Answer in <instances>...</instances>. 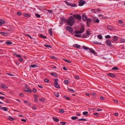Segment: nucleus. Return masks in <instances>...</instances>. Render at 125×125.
I'll use <instances>...</instances> for the list:
<instances>
[{"mask_svg": "<svg viewBox=\"0 0 125 125\" xmlns=\"http://www.w3.org/2000/svg\"><path fill=\"white\" fill-rule=\"evenodd\" d=\"M74 18L77 19L78 20H80L81 19V16L79 14H74L73 16H70L69 18V20L71 21L70 22L68 21L69 25V26H72L73 25V24L75 23V20Z\"/></svg>", "mask_w": 125, "mask_h": 125, "instance_id": "f257e3e1", "label": "nucleus"}, {"mask_svg": "<svg viewBox=\"0 0 125 125\" xmlns=\"http://www.w3.org/2000/svg\"><path fill=\"white\" fill-rule=\"evenodd\" d=\"M66 30L69 31L70 32L72 33V34L74 32L73 31V29L72 28V27L69 26H67L66 27Z\"/></svg>", "mask_w": 125, "mask_h": 125, "instance_id": "f03ea898", "label": "nucleus"}, {"mask_svg": "<svg viewBox=\"0 0 125 125\" xmlns=\"http://www.w3.org/2000/svg\"><path fill=\"white\" fill-rule=\"evenodd\" d=\"M64 2L66 4L69 6H70L71 7H76L77 5L75 4H71L70 3L66 1H65Z\"/></svg>", "mask_w": 125, "mask_h": 125, "instance_id": "7ed1b4c3", "label": "nucleus"}, {"mask_svg": "<svg viewBox=\"0 0 125 125\" xmlns=\"http://www.w3.org/2000/svg\"><path fill=\"white\" fill-rule=\"evenodd\" d=\"M86 21H87L86 22L87 26L89 27L90 23L92 21V19L90 18H88Z\"/></svg>", "mask_w": 125, "mask_h": 125, "instance_id": "20e7f679", "label": "nucleus"}, {"mask_svg": "<svg viewBox=\"0 0 125 125\" xmlns=\"http://www.w3.org/2000/svg\"><path fill=\"white\" fill-rule=\"evenodd\" d=\"M105 43L107 45L111 47L112 46V45L110 41L108 40H107V41L105 42Z\"/></svg>", "mask_w": 125, "mask_h": 125, "instance_id": "39448f33", "label": "nucleus"}, {"mask_svg": "<svg viewBox=\"0 0 125 125\" xmlns=\"http://www.w3.org/2000/svg\"><path fill=\"white\" fill-rule=\"evenodd\" d=\"M79 5L80 6H83L85 3H86V2L85 1H83V0H81L79 1Z\"/></svg>", "mask_w": 125, "mask_h": 125, "instance_id": "423d86ee", "label": "nucleus"}, {"mask_svg": "<svg viewBox=\"0 0 125 125\" xmlns=\"http://www.w3.org/2000/svg\"><path fill=\"white\" fill-rule=\"evenodd\" d=\"M118 37L116 36H114L113 38L111 40V41L113 43H114L115 41H117Z\"/></svg>", "mask_w": 125, "mask_h": 125, "instance_id": "0eeeda50", "label": "nucleus"}, {"mask_svg": "<svg viewBox=\"0 0 125 125\" xmlns=\"http://www.w3.org/2000/svg\"><path fill=\"white\" fill-rule=\"evenodd\" d=\"M82 19L84 21H86L88 19L87 18V16L85 14H83L82 16Z\"/></svg>", "mask_w": 125, "mask_h": 125, "instance_id": "6e6552de", "label": "nucleus"}, {"mask_svg": "<svg viewBox=\"0 0 125 125\" xmlns=\"http://www.w3.org/2000/svg\"><path fill=\"white\" fill-rule=\"evenodd\" d=\"M69 20V18L68 19V20H67V19H62V21L64 22H66L67 24L68 25H69V24L68 23V21H69L70 22H71L70 21H70Z\"/></svg>", "mask_w": 125, "mask_h": 125, "instance_id": "1a4fd4ad", "label": "nucleus"}, {"mask_svg": "<svg viewBox=\"0 0 125 125\" xmlns=\"http://www.w3.org/2000/svg\"><path fill=\"white\" fill-rule=\"evenodd\" d=\"M114 26L110 25H108L107 27V29L109 30H112L114 29Z\"/></svg>", "mask_w": 125, "mask_h": 125, "instance_id": "9d476101", "label": "nucleus"}, {"mask_svg": "<svg viewBox=\"0 0 125 125\" xmlns=\"http://www.w3.org/2000/svg\"><path fill=\"white\" fill-rule=\"evenodd\" d=\"M107 75L109 76L112 77H115V75L114 74L112 73H107Z\"/></svg>", "mask_w": 125, "mask_h": 125, "instance_id": "9b49d317", "label": "nucleus"}, {"mask_svg": "<svg viewBox=\"0 0 125 125\" xmlns=\"http://www.w3.org/2000/svg\"><path fill=\"white\" fill-rule=\"evenodd\" d=\"M89 50L90 52L92 53H93L94 54L96 53L95 52V51L92 48H90Z\"/></svg>", "mask_w": 125, "mask_h": 125, "instance_id": "f8f14e48", "label": "nucleus"}, {"mask_svg": "<svg viewBox=\"0 0 125 125\" xmlns=\"http://www.w3.org/2000/svg\"><path fill=\"white\" fill-rule=\"evenodd\" d=\"M0 33L3 36H6L8 35L9 33L7 32H1Z\"/></svg>", "mask_w": 125, "mask_h": 125, "instance_id": "ddd939ff", "label": "nucleus"}, {"mask_svg": "<svg viewBox=\"0 0 125 125\" xmlns=\"http://www.w3.org/2000/svg\"><path fill=\"white\" fill-rule=\"evenodd\" d=\"M51 74L52 75L56 77H58V75L56 73H51Z\"/></svg>", "mask_w": 125, "mask_h": 125, "instance_id": "4468645a", "label": "nucleus"}, {"mask_svg": "<svg viewBox=\"0 0 125 125\" xmlns=\"http://www.w3.org/2000/svg\"><path fill=\"white\" fill-rule=\"evenodd\" d=\"M1 87L2 88L4 89H6L7 88H8V87L6 86L4 84H1Z\"/></svg>", "mask_w": 125, "mask_h": 125, "instance_id": "2eb2a0df", "label": "nucleus"}, {"mask_svg": "<svg viewBox=\"0 0 125 125\" xmlns=\"http://www.w3.org/2000/svg\"><path fill=\"white\" fill-rule=\"evenodd\" d=\"M74 47L76 48H79L81 46L77 44H75L73 45Z\"/></svg>", "mask_w": 125, "mask_h": 125, "instance_id": "dca6fc26", "label": "nucleus"}, {"mask_svg": "<svg viewBox=\"0 0 125 125\" xmlns=\"http://www.w3.org/2000/svg\"><path fill=\"white\" fill-rule=\"evenodd\" d=\"M8 119L10 121H12L14 119H15V118L11 116H10L8 118Z\"/></svg>", "mask_w": 125, "mask_h": 125, "instance_id": "f3484780", "label": "nucleus"}, {"mask_svg": "<svg viewBox=\"0 0 125 125\" xmlns=\"http://www.w3.org/2000/svg\"><path fill=\"white\" fill-rule=\"evenodd\" d=\"M52 119L56 122H58L59 121V120L58 119L55 117H52Z\"/></svg>", "mask_w": 125, "mask_h": 125, "instance_id": "a211bd4d", "label": "nucleus"}, {"mask_svg": "<svg viewBox=\"0 0 125 125\" xmlns=\"http://www.w3.org/2000/svg\"><path fill=\"white\" fill-rule=\"evenodd\" d=\"M23 15L26 17H29L31 16V15L27 13H25Z\"/></svg>", "mask_w": 125, "mask_h": 125, "instance_id": "6ab92c4d", "label": "nucleus"}, {"mask_svg": "<svg viewBox=\"0 0 125 125\" xmlns=\"http://www.w3.org/2000/svg\"><path fill=\"white\" fill-rule=\"evenodd\" d=\"M38 67V66L36 64H31L30 65V67L32 68H34L35 67Z\"/></svg>", "mask_w": 125, "mask_h": 125, "instance_id": "aec40b11", "label": "nucleus"}, {"mask_svg": "<svg viewBox=\"0 0 125 125\" xmlns=\"http://www.w3.org/2000/svg\"><path fill=\"white\" fill-rule=\"evenodd\" d=\"M24 91L25 92L28 93L29 92L31 93L32 92V90L31 89H29V90H24Z\"/></svg>", "mask_w": 125, "mask_h": 125, "instance_id": "412c9836", "label": "nucleus"}, {"mask_svg": "<svg viewBox=\"0 0 125 125\" xmlns=\"http://www.w3.org/2000/svg\"><path fill=\"white\" fill-rule=\"evenodd\" d=\"M63 61H64L66 62H67L69 63H71V61H69L67 59H65L64 58H63Z\"/></svg>", "mask_w": 125, "mask_h": 125, "instance_id": "4be33fe9", "label": "nucleus"}, {"mask_svg": "<svg viewBox=\"0 0 125 125\" xmlns=\"http://www.w3.org/2000/svg\"><path fill=\"white\" fill-rule=\"evenodd\" d=\"M6 43L8 45L11 44L12 43V42L10 41H7L6 42Z\"/></svg>", "mask_w": 125, "mask_h": 125, "instance_id": "5701e85b", "label": "nucleus"}, {"mask_svg": "<svg viewBox=\"0 0 125 125\" xmlns=\"http://www.w3.org/2000/svg\"><path fill=\"white\" fill-rule=\"evenodd\" d=\"M81 32H80V31H75V32H73V34H74V33H75L76 34L77 33L78 34H80V33H81Z\"/></svg>", "mask_w": 125, "mask_h": 125, "instance_id": "b1692460", "label": "nucleus"}, {"mask_svg": "<svg viewBox=\"0 0 125 125\" xmlns=\"http://www.w3.org/2000/svg\"><path fill=\"white\" fill-rule=\"evenodd\" d=\"M84 28L83 27H82L80 29V32H81V33H82L84 31Z\"/></svg>", "mask_w": 125, "mask_h": 125, "instance_id": "393cba45", "label": "nucleus"}, {"mask_svg": "<svg viewBox=\"0 0 125 125\" xmlns=\"http://www.w3.org/2000/svg\"><path fill=\"white\" fill-rule=\"evenodd\" d=\"M112 70H118L119 69V68L117 67H113L112 69Z\"/></svg>", "mask_w": 125, "mask_h": 125, "instance_id": "a878e982", "label": "nucleus"}, {"mask_svg": "<svg viewBox=\"0 0 125 125\" xmlns=\"http://www.w3.org/2000/svg\"><path fill=\"white\" fill-rule=\"evenodd\" d=\"M49 32L50 35H52V31L51 29H50L48 31Z\"/></svg>", "mask_w": 125, "mask_h": 125, "instance_id": "bb28decb", "label": "nucleus"}, {"mask_svg": "<svg viewBox=\"0 0 125 125\" xmlns=\"http://www.w3.org/2000/svg\"><path fill=\"white\" fill-rule=\"evenodd\" d=\"M78 118V117L77 116H72L71 117L72 119L73 120H76Z\"/></svg>", "mask_w": 125, "mask_h": 125, "instance_id": "cd10ccee", "label": "nucleus"}, {"mask_svg": "<svg viewBox=\"0 0 125 125\" xmlns=\"http://www.w3.org/2000/svg\"><path fill=\"white\" fill-rule=\"evenodd\" d=\"M68 89L69 91H70L73 92H75V91L73 89H70L68 87Z\"/></svg>", "mask_w": 125, "mask_h": 125, "instance_id": "c85d7f7f", "label": "nucleus"}, {"mask_svg": "<svg viewBox=\"0 0 125 125\" xmlns=\"http://www.w3.org/2000/svg\"><path fill=\"white\" fill-rule=\"evenodd\" d=\"M86 32L87 33L86 35H87V36L89 35H90L91 34V33H90V31H89L88 30H87V31H86Z\"/></svg>", "mask_w": 125, "mask_h": 125, "instance_id": "c756f323", "label": "nucleus"}, {"mask_svg": "<svg viewBox=\"0 0 125 125\" xmlns=\"http://www.w3.org/2000/svg\"><path fill=\"white\" fill-rule=\"evenodd\" d=\"M40 37L42 38L46 39V36L43 35L41 34L40 35Z\"/></svg>", "mask_w": 125, "mask_h": 125, "instance_id": "7c9ffc66", "label": "nucleus"}, {"mask_svg": "<svg viewBox=\"0 0 125 125\" xmlns=\"http://www.w3.org/2000/svg\"><path fill=\"white\" fill-rule=\"evenodd\" d=\"M82 38H86L87 37V36L85 34H83L81 36Z\"/></svg>", "mask_w": 125, "mask_h": 125, "instance_id": "2f4dec72", "label": "nucleus"}, {"mask_svg": "<svg viewBox=\"0 0 125 125\" xmlns=\"http://www.w3.org/2000/svg\"><path fill=\"white\" fill-rule=\"evenodd\" d=\"M55 87L57 88H60V86L58 84V83H57L56 84H55Z\"/></svg>", "mask_w": 125, "mask_h": 125, "instance_id": "473e14b6", "label": "nucleus"}, {"mask_svg": "<svg viewBox=\"0 0 125 125\" xmlns=\"http://www.w3.org/2000/svg\"><path fill=\"white\" fill-rule=\"evenodd\" d=\"M64 83L66 85L68 84L69 83V81L68 80H65L64 81Z\"/></svg>", "mask_w": 125, "mask_h": 125, "instance_id": "72a5a7b5", "label": "nucleus"}, {"mask_svg": "<svg viewBox=\"0 0 125 125\" xmlns=\"http://www.w3.org/2000/svg\"><path fill=\"white\" fill-rule=\"evenodd\" d=\"M74 36L77 37H81V34H75L74 35Z\"/></svg>", "mask_w": 125, "mask_h": 125, "instance_id": "f704fd0d", "label": "nucleus"}, {"mask_svg": "<svg viewBox=\"0 0 125 125\" xmlns=\"http://www.w3.org/2000/svg\"><path fill=\"white\" fill-rule=\"evenodd\" d=\"M97 37L100 39H102V35H98L97 36Z\"/></svg>", "mask_w": 125, "mask_h": 125, "instance_id": "c9c22d12", "label": "nucleus"}, {"mask_svg": "<svg viewBox=\"0 0 125 125\" xmlns=\"http://www.w3.org/2000/svg\"><path fill=\"white\" fill-rule=\"evenodd\" d=\"M78 121H87L84 118H82L79 119L78 120Z\"/></svg>", "mask_w": 125, "mask_h": 125, "instance_id": "e433bc0d", "label": "nucleus"}, {"mask_svg": "<svg viewBox=\"0 0 125 125\" xmlns=\"http://www.w3.org/2000/svg\"><path fill=\"white\" fill-rule=\"evenodd\" d=\"M54 81H55V82L54 83V84H56L57 83H58L57 82L58 81V79L56 78L55 79Z\"/></svg>", "mask_w": 125, "mask_h": 125, "instance_id": "4c0bfd02", "label": "nucleus"}, {"mask_svg": "<svg viewBox=\"0 0 125 125\" xmlns=\"http://www.w3.org/2000/svg\"><path fill=\"white\" fill-rule=\"evenodd\" d=\"M88 113V112L87 111L84 112L83 113V115H87Z\"/></svg>", "mask_w": 125, "mask_h": 125, "instance_id": "58836bf2", "label": "nucleus"}, {"mask_svg": "<svg viewBox=\"0 0 125 125\" xmlns=\"http://www.w3.org/2000/svg\"><path fill=\"white\" fill-rule=\"evenodd\" d=\"M94 21L95 23H98L99 22V21L98 19H97L96 20H94Z\"/></svg>", "mask_w": 125, "mask_h": 125, "instance_id": "ea45409f", "label": "nucleus"}, {"mask_svg": "<svg viewBox=\"0 0 125 125\" xmlns=\"http://www.w3.org/2000/svg\"><path fill=\"white\" fill-rule=\"evenodd\" d=\"M3 109L5 111H7L8 109L7 107H3Z\"/></svg>", "mask_w": 125, "mask_h": 125, "instance_id": "a19ab883", "label": "nucleus"}, {"mask_svg": "<svg viewBox=\"0 0 125 125\" xmlns=\"http://www.w3.org/2000/svg\"><path fill=\"white\" fill-rule=\"evenodd\" d=\"M44 81L46 83H49L50 81L47 79H45L44 80Z\"/></svg>", "mask_w": 125, "mask_h": 125, "instance_id": "79ce46f5", "label": "nucleus"}, {"mask_svg": "<svg viewBox=\"0 0 125 125\" xmlns=\"http://www.w3.org/2000/svg\"><path fill=\"white\" fill-rule=\"evenodd\" d=\"M83 48L84 49H85V50H88L89 49V47H86L85 46H83Z\"/></svg>", "mask_w": 125, "mask_h": 125, "instance_id": "37998d69", "label": "nucleus"}, {"mask_svg": "<svg viewBox=\"0 0 125 125\" xmlns=\"http://www.w3.org/2000/svg\"><path fill=\"white\" fill-rule=\"evenodd\" d=\"M44 46L47 47L51 48V46L50 45H47L45 44L44 45Z\"/></svg>", "mask_w": 125, "mask_h": 125, "instance_id": "c03bdc74", "label": "nucleus"}, {"mask_svg": "<svg viewBox=\"0 0 125 125\" xmlns=\"http://www.w3.org/2000/svg\"><path fill=\"white\" fill-rule=\"evenodd\" d=\"M54 95L56 97H58L59 96V94L58 93H55L54 94Z\"/></svg>", "mask_w": 125, "mask_h": 125, "instance_id": "a18cd8bd", "label": "nucleus"}, {"mask_svg": "<svg viewBox=\"0 0 125 125\" xmlns=\"http://www.w3.org/2000/svg\"><path fill=\"white\" fill-rule=\"evenodd\" d=\"M5 22V21H4L0 19V24H3V23Z\"/></svg>", "mask_w": 125, "mask_h": 125, "instance_id": "49530a36", "label": "nucleus"}, {"mask_svg": "<svg viewBox=\"0 0 125 125\" xmlns=\"http://www.w3.org/2000/svg\"><path fill=\"white\" fill-rule=\"evenodd\" d=\"M66 123L64 122H60V123L62 125H65Z\"/></svg>", "mask_w": 125, "mask_h": 125, "instance_id": "de8ad7c7", "label": "nucleus"}, {"mask_svg": "<svg viewBox=\"0 0 125 125\" xmlns=\"http://www.w3.org/2000/svg\"><path fill=\"white\" fill-rule=\"evenodd\" d=\"M35 15L38 18H40L41 17L40 15L38 13H36L35 14Z\"/></svg>", "mask_w": 125, "mask_h": 125, "instance_id": "09e8293b", "label": "nucleus"}, {"mask_svg": "<svg viewBox=\"0 0 125 125\" xmlns=\"http://www.w3.org/2000/svg\"><path fill=\"white\" fill-rule=\"evenodd\" d=\"M59 112L61 113H62L64 112V110L63 109H62L60 110Z\"/></svg>", "mask_w": 125, "mask_h": 125, "instance_id": "8fccbe9b", "label": "nucleus"}, {"mask_svg": "<svg viewBox=\"0 0 125 125\" xmlns=\"http://www.w3.org/2000/svg\"><path fill=\"white\" fill-rule=\"evenodd\" d=\"M125 42V40L124 39H121V40L120 42L121 43H124Z\"/></svg>", "mask_w": 125, "mask_h": 125, "instance_id": "3c124183", "label": "nucleus"}, {"mask_svg": "<svg viewBox=\"0 0 125 125\" xmlns=\"http://www.w3.org/2000/svg\"><path fill=\"white\" fill-rule=\"evenodd\" d=\"M22 12H18L17 13V14L18 15H20L22 14Z\"/></svg>", "mask_w": 125, "mask_h": 125, "instance_id": "603ef678", "label": "nucleus"}, {"mask_svg": "<svg viewBox=\"0 0 125 125\" xmlns=\"http://www.w3.org/2000/svg\"><path fill=\"white\" fill-rule=\"evenodd\" d=\"M6 74H7V75H9L10 76H14V75L11 73H6Z\"/></svg>", "mask_w": 125, "mask_h": 125, "instance_id": "864d4df0", "label": "nucleus"}, {"mask_svg": "<svg viewBox=\"0 0 125 125\" xmlns=\"http://www.w3.org/2000/svg\"><path fill=\"white\" fill-rule=\"evenodd\" d=\"M106 39L110 37V36L109 35H106L105 37Z\"/></svg>", "mask_w": 125, "mask_h": 125, "instance_id": "5fc2aeb1", "label": "nucleus"}, {"mask_svg": "<svg viewBox=\"0 0 125 125\" xmlns=\"http://www.w3.org/2000/svg\"><path fill=\"white\" fill-rule=\"evenodd\" d=\"M95 10H95V9H93L91 10L92 11L93 13H95L96 12L95 11Z\"/></svg>", "mask_w": 125, "mask_h": 125, "instance_id": "6e6d98bb", "label": "nucleus"}, {"mask_svg": "<svg viewBox=\"0 0 125 125\" xmlns=\"http://www.w3.org/2000/svg\"><path fill=\"white\" fill-rule=\"evenodd\" d=\"M32 91L34 93H35L37 91V90L35 88H33V89Z\"/></svg>", "mask_w": 125, "mask_h": 125, "instance_id": "4d7b16f0", "label": "nucleus"}, {"mask_svg": "<svg viewBox=\"0 0 125 125\" xmlns=\"http://www.w3.org/2000/svg\"><path fill=\"white\" fill-rule=\"evenodd\" d=\"M113 100L114 101V102L115 103H117L118 102V101L116 100L113 99Z\"/></svg>", "mask_w": 125, "mask_h": 125, "instance_id": "13d9d810", "label": "nucleus"}, {"mask_svg": "<svg viewBox=\"0 0 125 125\" xmlns=\"http://www.w3.org/2000/svg\"><path fill=\"white\" fill-rule=\"evenodd\" d=\"M118 22L119 23H121L123 22V21L122 20H120L118 21Z\"/></svg>", "mask_w": 125, "mask_h": 125, "instance_id": "bf43d9fd", "label": "nucleus"}, {"mask_svg": "<svg viewBox=\"0 0 125 125\" xmlns=\"http://www.w3.org/2000/svg\"><path fill=\"white\" fill-rule=\"evenodd\" d=\"M48 11L49 12L51 13H52L53 12V11L51 10H48Z\"/></svg>", "mask_w": 125, "mask_h": 125, "instance_id": "052dcab7", "label": "nucleus"}, {"mask_svg": "<svg viewBox=\"0 0 125 125\" xmlns=\"http://www.w3.org/2000/svg\"><path fill=\"white\" fill-rule=\"evenodd\" d=\"M102 109H100V108H98L97 109V111H102Z\"/></svg>", "mask_w": 125, "mask_h": 125, "instance_id": "680f3d73", "label": "nucleus"}, {"mask_svg": "<svg viewBox=\"0 0 125 125\" xmlns=\"http://www.w3.org/2000/svg\"><path fill=\"white\" fill-rule=\"evenodd\" d=\"M12 30V28H10V29H7V30L8 31H11Z\"/></svg>", "mask_w": 125, "mask_h": 125, "instance_id": "e2e57ef3", "label": "nucleus"}, {"mask_svg": "<svg viewBox=\"0 0 125 125\" xmlns=\"http://www.w3.org/2000/svg\"><path fill=\"white\" fill-rule=\"evenodd\" d=\"M64 97H66V99L68 100H70V99L68 97H66L65 96H64Z\"/></svg>", "mask_w": 125, "mask_h": 125, "instance_id": "0e129e2a", "label": "nucleus"}, {"mask_svg": "<svg viewBox=\"0 0 125 125\" xmlns=\"http://www.w3.org/2000/svg\"><path fill=\"white\" fill-rule=\"evenodd\" d=\"M32 108L33 109H37V108L35 106H33Z\"/></svg>", "mask_w": 125, "mask_h": 125, "instance_id": "69168bd1", "label": "nucleus"}, {"mask_svg": "<svg viewBox=\"0 0 125 125\" xmlns=\"http://www.w3.org/2000/svg\"><path fill=\"white\" fill-rule=\"evenodd\" d=\"M108 18L107 17H103L102 18V19H107Z\"/></svg>", "mask_w": 125, "mask_h": 125, "instance_id": "338daca9", "label": "nucleus"}, {"mask_svg": "<svg viewBox=\"0 0 125 125\" xmlns=\"http://www.w3.org/2000/svg\"><path fill=\"white\" fill-rule=\"evenodd\" d=\"M22 121L24 122H25L26 121V120L25 119H22L21 120Z\"/></svg>", "mask_w": 125, "mask_h": 125, "instance_id": "774afa93", "label": "nucleus"}]
</instances>
